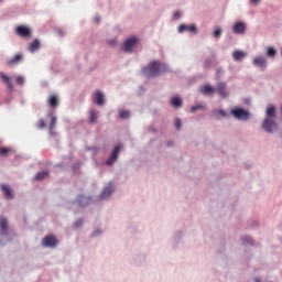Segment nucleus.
<instances>
[{"instance_id":"20e7f679","label":"nucleus","mask_w":282,"mask_h":282,"mask_svg":"<svg viewBox=\"0 0 282 282\" xmlns=\"http://www.w3.org/2000/svg\"><path fill=\"white\" fill-rule=\"evenodd\" d=\"M0 237H7L6 240L0 238L1 248H6L7 243H12L19 237L17 230L10 229V223L6 216H0Z\"/></svg>"},{"instance_id":"09e8293b","label":"nucleus","mask_w":282,"mask_h":282,"mask_svg":"<svg viewBox=\"0 0 282 282\" xmlns=\"http://www.w3.org/2000/svg\"><path fill=\"white\" fill-rule=\"evenodd\" d=\"M45 127H47L45 119H40L37 122V129H45Z\"/></svg>"},{"instance_id":"49530a36","label":"nucleus","mask_w":282,"mask_h":282,"mask_svg":"<svg viewBox=\"0 0 282 282\" xmlns=\"http://www.w3.org/2000/svg\"><path fill=\"white\" fill-rule=\"evenodd\" d=\"M180 19H182V11L176 10V11L173 13L172 21H180Z\"/></svg>"},{"instance_id":"b1692460","label":"nucleus","mask_w":282,"mask_h":282,"mask_svg":"<svg viewBox=\"0 0 282 282\" xmlns=\"http://www.w3.org/2000/svg\"><path fill=\"white\" fill-rule=\"evenodd\" d=\"M279 55V51L274 46H265L264 47V56L267 58H271V61H274L276 56Z\"/></svg>"},{"instance_id":"774afa93","label":"nucleus","mask_w":282,"mask_h":282,"mask_svg":"<svg viewBox=\"0 0 282 282\" xmlns=\"http://www.w3.org/2000/svg\"><path fill=\"white\" fill-rule=\"evenodd\" d=\"M280 116H281V118H282V104H281V106H280Z\"/></svg>"},{"instance_id":"5701e85b","label":"nucleus","mask_w":282,"mask_h":282,"mask_svg":"<svg viewBox=\"0 0 282 282\" xmlns=\"http://www.w3.org/2000/svg\"><path fill=\"white\" fill-rule=\"evenodd\" d=\"M231 56L235 63H241L248 56V52L237 48L232 52Z\"/></svg>"},{"instance_id":"2f4dec72","label":"nucleus","mask_w":282,"mask_h":282,"mask_svg":"<svg viewBox=\"0 0 282 282\" xmlns=\"http://www.w3.org/2000/svg\"><path fill=\"white\" fill-rule=\"evenodd\" d=\"M97 121H98V111H96V109H91L89 111L88 122L89 124H96Z\"/></svg>"},{"instance_id":"8fccbe9b","label":"nucleus","mask_w":282,"mask_h":282,"mask_svg":"<svg viewBox=\"0 0 282 282\" xmlns=\"http://www.w3.org/2000/svg\"><path fill=\"white\" fill-rule=\"evenodd\" d=\"M259 220H252L249 225V228H252L254 230L256 228H259Z\"/></svg>"},{"instance_id":"052dcab7","label":"nucleus","mask_w":282,"mask_h":282,"mask_svg":"<svg viewBox=\"0 0 282 282\" xmlns=\"http://www.w3.org/2000/svg\"><path fill=\"white\" fill-rule=\"evenodd\" d=\"M64 166H65V163L63 162L55 164V169H63Z\"/></svg>"},{"instance_id":"0e129e2a","label":"nucleus","mask_w":282,"mask_h":282,"mask_svg":"<svg viewBox=\"0 0 282 282\" xmlns=\"http://www.w3.org/2000/svg\"><path fill=\"white\" fill-rule=\"evenodd\" d=\"M23 224H28V216H23Z\"/></svg>"},{"instance_id":"cd10ccee","label":"nucleus","mask_w":282,"mask_h":282,"mask_svg":"<svg viewBox=\"0 0 282 282\" xmlns=\"http://www.w3.org/2000/svg\"><path fill=\"white\" fill-rule=\"evenodd\" d=\"M119 158H120V155L110 151V154L108 155V158L105 161L106 166H113L118 162Z\"/></svg>"},{"instance_id":"79ce46f5","label":"nucleus","mask_w":282,"mask_h":282,"mask_svg":"<svg viewBox=\"0 0 282 282\" xmlns=\"http://www.w3.org/2000/svg\"><path fill=\"white\" fill-rule=\"evenodd\" d=\"M217 254H226V241L223 240L220 243H219V248L217 249Z\"/></svg>"},{"instance_id":"aec40b11","label":"nucleus","mask_w":282,"mask_h":282,"mask_svg":"<svg viewBox=\"0 0 282 282\" xmlns=\"http://www.w3.org/2000/svg\"><path fill=\"white\" fill-rule=\"evenodd\" d=\"M0 191L4 197V199H12L14 197V189H12V186L8 183H3L0 185Z\"/></svg>"},{"instance_id":"7c9ffc66","label":"nucleus","mask_w":282,"mask_h":282,"mask_svg":"<svg viewBox=\"0 0 282 282\" xmlns=\"http://www.w3.org/2000/svg\"><path fill=\"white\" fill-rule=\"evenodd\" d=\"M204 109H206V105L202 104V102H198V104H195V105L191 106L189 112L191 113H197V111H202Z\"/></svg>"},{"instance_id":"f3484780","label":"nucleus","mask_w":282,"mask_h":282,"mask_svg":"<svg viewBox=\"0 0 282 282\" xmlns=\"http://www.w3.org/2000/svg\"><path fill=\"white\" fill-rule=\"evenodd\" d=\"M253 67H258L262 72L268 69V58L263 55H258L252 59Z\"/></svg>"},{"instance_id":"9b49d317","label":"nucleus","mask_w":282,"mask_h":282,"mask_svg":"<svg viewBox=\"0 0 282 282\" xmlns=\"http://www.w3.org/2000/svg\"><path fill=\"white\" fill-rule=\"evenodd\" d=\"M41 246L42 248L54 250V248L58 247V237H56L54 234H48L42 238Z\"/></svg>"},{"instance_id":"13d9d810","label":"nucleus","mask_w":282,"mask_h":282,"mask_svg":"<svg viewBox=\"0 0 282 282\" xmlns=\"http://www.w3.org/2000/svg\"><path fill=\"white\" fill-rule=\"evenodd\" d=\"M67 160H68V162H72V160H74V152L68 153Z\"/></svg>"},{"instance_id":"c9c22d12","label":"nucleus","mask_w":282,"mask_h":282,"mask_svg":"<svg viewBox=\"0 0 282 282\" xmlns=\"http://www.w3.org/2000/svg\"><path fill=\"white\" fill-rule=\"evenodd\" d=\"M14 80H15V85H18V87H25V76L17 75Z\"/></svg>"},{"instance_id":"4c0bfd02","label":"nucleus","mask_w":282,"mask_h":282,"mask_svg":"<svg viewBox=\"0 0 282 282\" xmlns=\"http://www.w3.org/2000/svg\"><path fill=\"white\" fill-rule=\"evenodd\" d=\"M10 153H12V148L0 147V156L1 158H8V155H10Z\"/></svg>"},{"instance_id":"a211bd4d","label":"nucleus","mask_w":282,"mask_h":282,"mask_svg":"<svg viewBox=\"0 0 282 282\" xmlns=\"http://www.w3.org/2000/svg\"><path fill=\"white\" fill-rule=\"evenodd\" d=\"M183 239H184V230L180 229L174 231L172 236L173 250H177L180 248V245H182Z\"/></svg>"},{"instance_id":"423d86ee","label":"nucleus","mask_w":282,"mask_h":282,"mask_svg":"<svg viewBox=\"0 0 282 282\" xmlns=\"http://www.w3.org/2000/svg\"><path fill=\"white\" fill-rule=\"evenodd\" d=\"M94 203V195H85L83 193H79L76 195L75 198L67 200V205L69 209L76 208H87L88 206H91Z\"/></svg>"},{"instance_id":"6e6552de","label":"nucleus","mask_w":282,"mask_h":282,"mask_svg":"<svg viewBox=\"0 0 282 282\" xmlns=\"http://www.w3.org/2000/svg\"><path fill=\"white\" fill-rule=\"evenodd\" d=\"M0 80L3 85H7V99H4V102L10 105L14 98V84L12 83V77L8 75V73L0 72Z\"/></svg>"},{"instance_id":"58836bf2","label":"nucleus","mask_w":282,"mask_h":282,"mask_svg":"<svg viewBox=\"0 0 282 282\" xmlns=\"http://www.w3.org/2000/svg\"><path fill=\"white\" fill-rule=\"evenodd\" d=\"M241 241L243 246H254V239H252L250 236H242Z\"/></svg>"},{"instance_id":"37998d69","label":"nucleus","mask_w":282,"mask_h":282,"mask_svg":"<svg viewBox=\"0 0 282 282\" xmlns=\"http://www.w3.org/2000/svg\"><path fill=\"white\" fill-rule=\"evenodd\" d=\"M199 80V77L197 76H191L187 78V85L193 86V85H197V82Z\"/></svg>"},{"instance_id":"603ef678","label":"nucleus","mask_w":282,"mask_h":282,"mask_svg":"<svg viewBox=\"0 0 282 282\" xmlns=\"http://www.w3.org/2000/svg\"><path fill=\"white\" fill-rule=\"evenodd\" d=\"M220 74H225V72L223 70V68L218 67L216 69V78H217V80L221 79V77L219 76Z\"/></svg>"},{"instance_id":"1a4fd4ad","label":"nucleus","mask_w":282,"mask_h":282,"mask_svg":"<svg viewBox=\"0 0 282 282\" xmlns=\"http://www.w3.org/2000/svg\"><path fill=\"white\" fill-rule=\"evenodd\" d=\"M147 257H149V253L137 251L130 258L129 263L134 268H144L147 265Z\"/></svg>"},{"instance_id":"f704fd0d","label":"nucleus","mask_w":282,"mask_h":282,"mask_svg":"<svg viewBox=\"0 0 282 282\" xmlns=\"http://www.w3.org/2000/svg\"><path fill=\"white\" fill-rule=\"evenodd\" d=\"M85 151H90L91 158L94 159L96 158V155H98V151H100V148L96 145H86Z\"/></svg>"},{"instance_id":"a19ab883","label":"nucleus","mask_w":282,"mask_h":282,"mask_svg":"<svg viewBox=\"0 0 282 282\" xmlns=\"http://www.w3.org/2000/svg\"><path fill=\"white\" fill-rule=\"evenodd\" d=\"M182 127H183L182 119L180 117H175L174 118V128L176 129V131H182Z\"/></svg>"},{"instance_id":"4d7b16f0","label":"nucleus","mask_w":282,"mask_h":282,"mask_svg":"<svg viewBox=\"0 0 282 282\" xmlns=\"http://www.w3.org/2000/svg\"><path fill=\"white\" fill-rule=\"evenodd\" d=\"M98 68V62H95V64L89 68V72H94Z\"/></svg>"},{"instance_id":"72a5a7b5","label":"nucleus","mask_w":282,"mask_h":282,"mask_svg":"<svg viewBox=\"0 0 282 282\" xmlns=\"http://www.w3.org/2000/svg\"><path fill=\"white\" fill-rule=\"evenodd\" d=\"M122 149H124V143L119 141L112 147L111 152L120 155V153H122Z\"/></svg>"},{"instance_id":"2eb2a0df","label":"nucleus","mask_w":282,"mask_h":282,"mask_svg":"<svg viewBox=\"0 0 282 282\" xmlns=\"http://www.w3.org/2000/svg\"><path fill=\"white\" fill-rule=\"evenodd\" d=\"M50 119V135L55 138V135H58V132L54 131L56 129V122H58V118L54 113V110H48L46 113V120Z\"/></svg>"},{"instance_id":"e433bc0d","label":"nucleus","mask_w":282,"mask_h":282,"mask_svg":"<svg viewBox=\"0 0 282 282\" xmlns=\"http://www.w3.org/2000/svg\"><path fill=\"white\" fill-rule=\"evenodd\" d=\"M105 235V229L97 228L95 231H93L89 236V239H96L98 237H102Z\"/></svg>"},{"instance_id":"de8ad7c7","label":"nucleus","mask_w":282,"mask_h":282,"mask_svg":"<svg viewBox=\"0 0 282 282\" xmlns=\"http://www.w3.org/2000/svg\"><path fill=\"white\" fill-rule=\"evenodd\" d=\"M107 45H110V47H116V45H118V37L108 40Z\"/></svg>"},{"instance_id":"ea45409f","label":"nucleus","mask_w":282,"mask_h":282,"mask_svg":"<svg viewBox=\"0 0 282 282\" xmlns=\"http://www.w3.org/2000/svg\"><path fill=\"white\" fill-rule=\"evenodd\" d=\"M82 166H83V161L78 160L72 164L70 169H72L73 173H76V171H80Z\"/></svg>"},{"instance_id":"bf43d9fd","label":"nucleus","mask_w":282,"mask_h":282,"mask_svg":"<svg viewBox=\"0 0 282 282\" xmlns=\"http://www.w3.org/2000/svg\"><path fill=\"white\" fill-rule=\"evenodd\" d=\"M148 131L152 132V133H158V129L153 128V126H150L148 128Z\"/></svg>"},{"instance_id":"f8f14e48","label":"nucleus","mask_w":282,"mask_h":282,"mask_svg":"<svg viewBox=\"0 0 282 282\" xmlns=\"http://www.w3.org/2000/svg\"><path fill=\"white\" fill-rule=\"evenodd\" d=\"M116 193V183L113 181H110L100 192L98 199L100 202L105 199H109Z\"/></svg>"},{"instance_id":"69168bd1","label":"nucleus","mask_w":282,"mask_h":282,"mask_svg":"<svg viewBox=\"0 0 282 282\" xmlns=\"http://www.w3.org/2000/svg\"><path fill=\"white\" fill-rule=\"evenodd\" d=\"M253 282H261V278H254Z\"/></svg>"},{"instance_id":"4be33fe9","label":"nucleus","mask_w":282,"mask_h":282,"mask_svg":"<svg viewBox=\"0 0 282 282\" xmlns=\"http://www.w3.org/2000/svg\"><path fill=\"white\" fill-rule=\"evenodd\" d=\"M170 105L173 109H182L184 107V99L180 95H173L170 98Z\"/></svg>"},{"instance_id":"c03bdc74","label":"nucleus","mask_w":282,"mask_h":282,"mask_svg":"<svg viewBox=\"0 0 282 282\" xmlns=\"http://www.w3.org/2000/svg\"><path fill=\"white\" fill-rule=\"evenodd\" d=\"M84 219L83 218H78L74 224H73V228L75 230H78V228H83V224H84Z\"/></svg>"},{"instance_id":"ddd939ff","label":"nucleus","mask_w":282,"mask_h":282,"mask_svg":"<svg viewBox=\"0 0 282 282\" xmlns=\"http://www.w3.org/2000/svg\"><path fill=\"white\" fill-rule=\"evenodd\" d=\"M177 32H178V34H184V32H189V34H192V36H197V34H199V29L197 28V24H195V23H191V24L181 23L177 26Z\"/></svg>"},{"instance_id":"dca6fc26","label":"nucleus","mask_w":282,"mask_h":282,"mask_svg":"<svg viewBox=\"0 0 282 282\" xmlns=\"http://www.w3.org/2000/svg\"><path fill=\"white\" fill-rule=\"evenodd\" d=\"M93 102L97 107H105L107 99L105 98V93L100 89H97L93 94Z\"/></svg>"},{"instance_id":"4468645a","label":"nucleus","mask_w":282,"mask_h":282,"mask_svg":"<svg viewBox=\"0 0 282 282\" xmlns=\"http://www.w3.org/2000/svg\"><path fill=\"white\" fill-rule=\"evenodd\" d=\"M210 120H224L230 118V110L227 111L224 108H215L209 113Z\"/></svg>"},{"instance_id":"393cba45","label":"nucleus","mask_w":282,"mask_h":282,"mask_svg":"<svg viewBox=\"0 0 282 282\" xmlns=\"http://www.w3.org/2000/svg\"><path fill=\"white\" fill-rule=\"evenodd\" d=\"M28 50L31 54L39 52V50H41V40L39 37L33 39V41L29 43Z\"/></svg>"},{"instance_id":"864d4df0","label":"nucleus","mask_w":282,"mask_h":282,"mask_svg":"<svg viewBox=\"0 0 282 282\" xmlns=\"http://www.w3.org/2000/svg\"><path fill=\"white\" fill-rule=\"evenodd\" d=\"M94 23H96L97 25H100V23H102V17L96 15L94 18Z\"/></svg>"},{"instance_id":"bb28decb","label":"nucleus","mask_w":282,"mask_h":282,"mask_svg":"<svg viewBox=\"0 0 282 282\" xmlns=\"http://www.w3.org/2000/svg\"><path fill=\"white\" fill-rule=\"evenodd\" d=\"M119 158H120V155L110 151V154L108 155V158L105 161L106 166H113L118 162Z\"/></svg>"},{"instance_id":"39448f33","label":"nucleus","mask_w":282,"mask_h":282,"mask_svg":"<svg viewBox=\"0 0 282 282\" xmlns=\"http://www.w3.org/2000/svg\"><path fill=\"white\" fill-rule=\"evenodd\" d=\"M120 50L124 54H140L142 52V40L138 35H129L122 41Z\"/></svg>"},{"instance_id":"c756f323","label":"nucleus","mask_w":282,"mask_h":282,"mask_svg":"<svg viewBox=\"0 0 282 282\" xmlns=\"http://www.w3.org/2000/svg\"><path fill=\"white\" fill-rule=\"evenodd\" d=\"M118 118H119V120H129V118H131V110L120 109L118 111Z\"/></svg>"},{"instance_id":"f03ea898","label":"nucleus","mask_w":282,"mask_h":282,"mask_svg":"<svg viewBox=\"0 0 282 282\" xmlns=\"http://www.w3.org/2000/svg\"><path fill=\"white\" fill-rule=\"evenodd\" d=\"M261 129L264 133H276L279 131L280 126L276 122V106L274 104H269L265 109V116L261 123Z\"/></svg>"},{"instance_id":"473e14b6","label":"nucleus","mask_w":282,"mask_h":282,"mask_svg":"<svg viewBox=\"0 0 282 282\" xmlns=\"http://www.w3.org/2000/svg\"><path fill=\"white\" fill-rule=\"evenodd\" d=\"M221 34H224V29H221V26L216 25L213 28L212 36L214 39H221Z\"/></svg>"},{"instance_id":"f257e3e1","label":"nucleus","mask_w":282,"mask_h":282,"mask_svg":"<svg viewBox=\"0 0 282 282\" xmlns=\"http://www.w3.org/2000/svg\"><path fill=\"white\" fill-rule=\"evenodd\" d=\"M142 74L147 78H158V76H162L163 74H173V69L169 64L160 59H152L142 67Z\"/></svg>"},{"instance_id":"5fc2aeb1","label":"nucleus","mask_w":282,"mask_h":282,"mask_svg":"<svg viewBox=\"0 0 282 282\" xmlns=\"http://www.w3.org/2000/svg\"><path fill=\"white\" fill-rule=\"evenodd\" d=\"M249 3H250L251 6L257 7V6H259V4L261 3V0H249Z\"/></svg>"},{"instance_id":"3c124183","label":"nucleus","mask_w":282,"mask_h":282,"mask_svg":"<svg viewBox=\"0 0 282 282\" xmlns=\"http://www.w3.org/2000/svg\"><path fill=\"white\" fill-rule=\"evenodd\" d=\"M55 32L61 37L65 36V30H63L61 28H55Z\"/></svg>"},{"instance_id":"412c9836","label":"nucleus","mask_w":282,"mask_h":282,"mask_svg":"<svg viewBox=\"0 0 282 282\" xmlns=\"http://www.w3.org/2000/svg\"><path fill=\"white\" fill-rule=\"evenodd\" d=\"M46 105L51 109V111H54V109H58V105H61V99H58V95H50L46 100Z\"/></svg>"},{"instance_id":"e2e57ef3","label":"nucleus","mask_w":282,"mask_h":282,"mask_svg":"<svg viewBox=\"0 0 282 282\" xmlns=\"http://www.w3.org/2000/svg\"><path fill=\"white\" fill-rule=\"evenodd\" d=\"M41 86H42V87H48V86H50V84H48L47 82H45V80H44V82H42Z\"/></svg>"},{"instance_id":"a878e982","label":"nucleus","mask_w":282,"mask_h":282,"mask_svg":"<svg viewBox=\"0 0 282 282\" xmlns=\"http://www.w3.org/2000/svg\"><path fill=\"white\" fill-rule=\"evenodd\" d=\"M50 177V170H42L39 171L34 176H33V182H43V180H47Z\"/></svg>"},{"instance_id":"0eeeda50","label":"nucleus","mask_w":282,"mask_h":282,"mask_svg":"<svg viewBox=\"0 0 282 282\" xmlns=\"http://www.w3.org/2000/svg\"><path fill=\"white\" fill-rule=\"evenodd\" d=\"M229 115L234 120H238V122H248L250 118H252V112L248 108H243L242 106H234L229 109Z\"/></svg>"},{"instance_id":"338daca9","label":"nucleus","mask_w":282,"mask_h":282,"mask_svg":"<svg viewBox=\"0 0 282 282\" xmlns=\"http://www.w3.org/2000/svg\"><path fill=\"white\" fill-rule=\"evenodd\" d=\"M246 169L249 171V169H252V165L250 164H245Z\"/></svg>"},{"instance_id":"680f3d73","label":"nucleus","mask_w":282,"mask_h":282,"mask_svg":"<svg viewBox=\"0 0 282 282\" xmlns=\"http://www.w3.org/2000/svg\"><path fill=\"white\" fill-rule=\"evenodd\" d=\"M173 141H166V147H167V149H171V147H173Z\"/></svg>"},{"instance_id":"6ab92c4d","label":"nucleus","mask_w":282,"mask_h":282,"mask_svg":"<svg viewBox=\"0 0 282 282\" xmlns=\"http://www.w3.org/2000/svg\"><path fill=\"white\" fill-rule=\"evenodd\" d=\"M248 30V24H246V22L241 21V20H237L234 24H232V33L234 34H246Z\"/></svg>"},{"instance_id":"6e6d98bb","label":"nucleus","mask_w":282,"mask_h":282,"mask_svg":"<svg viewBox=\"0 0 282 282\" xmlns=\"http://www.w3.org/2000/svg\"><path fill=\"white\" fill-rule=\"evenodd\" d=\"M251 104H252V99H251L250 97H246V98L243 99V105L250 106Z\"/></svg>"},{"instance_id":"7ed1b4c3","label":"nucleus","mask_w":282,"mask_h":282,"mask_svg":"<svg viewBox=\"0 0 282 282\" xmlns=\"http://www.w3.org/2000/svg\"><path fill=\"white\" fill-rule=\"evenodd\" d=\"M227 87L228 86L226 82H219L216 86L206 83L199 86V94H202V96H213L214 94H218L220 98L226 100V98H229L230 96V93H228Z\"/></svg>"},{"instance_id":"9d476101","label":"nucleus","mask_w":282,"mask_h":282,"mask_svg":"<svg viewBox=\"0 0 282 282\" xmlns=\"http://www.w3.org/2000/svg\"><path fill=\"white\" fill-rule=\"evenodd\" d=\"M13 32L23 41H30L32 39V28L26 24L17 25L13 29Z\"/></svg>"},{"instance_id":"a18cd8bd","label":"nucleus","mask_w":282,"mask_h":282,"mask_svg":"<svg viewBox=\"0 0 282 282\" xmlns=\"http://www.w3.org/2000/svg\"><path fill=\"white\" fill-rule=\"evenodd\" d=\"M203 67H204V69H210V67H213V59L210 57L205 59L204 64H203Z\"/></svg>"},{"instance_id":"c85d7f7f","label":"nucleus","mask_w":282,"mask_h":282,"mask_svg":"<svg viewBox=\"0 0 282 282\" xmlns=\"http://www.w3.org/2000/svg\"><path fill=\"white\" fill-rule=\"evenodd\" d=\"M23 61V53H17L14 56H12L10 59H8V65H19Z\"/></svg>"}]
</instances>
